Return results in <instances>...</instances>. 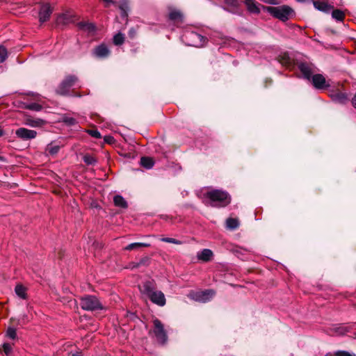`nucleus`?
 Returning a JSON list of instances; mask_svg holds the SVG:
<instances>
[{
    "label": "nucleus",
    "instance_id": "1",
    "mask_svg": "<svg viewBox=\"0 0 356 356\" xmlns=\"http://www.w3.org/2000/svg\"><path fill=\"white\" fill-rule=\"evenodd\" d=\"M204 196L209 200L208 205L212 207H225L231 202V196L225 191L213 189L207 191Z\"/></svg>",
    "mask_w": 356,
    "mask_h": 356
},
{
    "label": "nucleus",
    "instance_id": "2",
    "mask_svg": "<svg viewBox=\"0 0 356 356\" xmlns=\"http://www.w3.org/2000/svg\"><path fill=\"white\" fill-rule=\"evenodd\" d=\"M143 292L147 296L149 300L155 305L163 307L166 303L164 293L155 289L151 282H146L143 285Z\"/></svg>",
    "mask_w": 356,
    "mask_h": 356
},
{
    "label": "nucleus",
    "instance_id": "3",
    "mask_svg": "<svg viewBox=\"0 0 356 356\" xmlns=\"http://www.w3.org/2000/svg\"><path fill=\"white\" fill-rule=\"evenodd\" d=\"M268 12L274 17L285 22L294 15L293 10L288 6L268 7Z\"/></svg>",
    "mask_w": 356,
    "mask_h": 356
},
{
    "label": "nucleus",
    "instance_id": "4",
    "mask_svg": "<svg viewBox=\"0 0 356 356\" xmlns=\"http://www.w3.org/2000/svg\"><path fill=\"white\" fill-rule=\"evenodd\" d=\"M80 305L83 310L87 311H94L103 309V306L99 299L94 296H86L82 297L81 298Z\"/></svg>",
    "mask_w": 356,
    "mask_h": 356
},
{
    "label": "nucleus",
    "instance_id": "5",
    "mask_svg": "<svg viewBox=\"0 0 356 356\" xmlns=\"http://www.w3.org/2000/svg\"><path fill=\"white\" fill-rule=\"evenodd\" d=\"M184 38L188 45L196 47H202L207 42V38L205 37L194 31L186 32L184 35Z\"/></svg>",
    "mask_w": 356,
    "mask_h": 356
},
{
    "label": "nucleus",
    "instance_id": "6",
    "mask_svg": "<svg viewBox=\"0 0 356 356\" xmlns=\"http://www.w3.org/2000/svg\"><path fill=\"white\" fill-rule=\"evenodd\" d=\"M78 81L75 75H67L57 88V93L61 95H70V89Z\"/></svg>",
    "mask_w": 356,
    "mask_h": 356
},
{
    "label": "nucleus",
    "instance_id": "7",
    "mask_svg": "<svg viewBox=\"0 0 356 356\" xmlns=\"http://www.w3.org/2000/svg\"><path fill=\"white\" fill-rule=\"evenodd\" d=\"M153 324L152 333L159 343L164 344L168 340V336L163 323L159 319H155L153 321Z\"/></svg>",
    "mask_w": 356,
    "mask_h": 356
},
{
    "label": "nucleus",
    "instance_id": "8",
    "mask_svg": "<svg viewBox=\"0 0 356 356\" xmlns=\"http://www.w3.org/2000/svg\"><path fill=\"white\" fill-rule=\"evenodd\" d=\"M215 293H216L213 290L207 289L196 292L191 291L189 296L196 301L205 302L210 300L215 296Z\"/></svg>",
    "mask_w": 356,
    "mask_h": 356
},
{
    "label": "nucleus",
    "instance_id": "9",
    "mask_svg": "<svg viewBox=\"0 0 356 356\" xmlns=\"http://www.w3.org/2000/svg\"><path fill=\"white\" fill-rule=\"evenodd\" d=\"M37 134L36 131L24 127L19 128L15 131L17 137L23 140L34 139L37 136Z\"/></svg>",
    "mask_w": 356,
    "mask_h": 356
},
{
    "label": "nucleus",
    "instance_id": "10",
    "mask_svg": "<svg viewBox=\"0 0 356 356\" xmlns=\"http://www.w3.org/2000/svg\"><path fill=\"white\" fill-rule=\"evenodd\" d=\"M298 67L305 79L307 80L311 79L312 74L314 72V66L313 64L307 62H300L298 64Z\"/></svg>",
    "mask_w": 356,
    "mask_h": 356
},
{
    "label": "nucleus",
    "instance_id": "11",
    "mask_svg": "<svg viewBox=\"0 0 356 356\" xmlns=\"http://www.w3.org/2000/svg\"><path fill=\"white\" fill-rule=\"evenodd\" d=\"M52 8H51L50 5L49 3H44L41 5L40 9L39 11V20L40 22H47L51 13H52Z\"/></svg>",
    "mask_w": 356,
    "mask_h": 356
},
{
    "label": "nucleus",
    "instance_id": "12",
    "mask_svg": "<svg viewBox=\"0 0 356 356\" xmlns=\"http://www.w3.org/2000/svg\"><path fill=\"white\" fill-rule=\"evenodd\" d=\"M312 84L317 89H323L330 85L327 83L325 78L321 74H316L312 76Z\"/></svg>",
    "mask_w": 356,
    "mask_h": 356
},
{
    "label": "nucleus",
    "instance_id": "13",
    "mask_svg": "<svg viewBox=\"0 0 356 356\" xmlns=\"http://www.w3.org/2000/svg\"><path fill=\"white\" fill-rule=\"evenodd\" d=\"M92 54L97 58H104L109 56L110 50L105 44H101L93 49Z\"/></svg>",
    "mask_w": 356,
    "mask_h": 356
},
{
    "label": "nucleus",
    "instance_id": "14",
    "mask_svg": "<svg viewBox=\"0 0 356 356\" xmlns=\"http://www.w3.org/2000/svg\"><path fill=\"white\" fill-rule=\"evenodd\" d=\"M277 60L282 65L290 67L293 64V59L291 58L289 53L283 52L277 56Z\"/></svg>",
    "mask_w": 356,
    "mask_h": 356
},
{
    "label": "nucleus",
    "instance_id": "15",
    "mask_svg": "<svg viewBox=\"0 0 356 356\" xmlns=\"http://www.w3.org/2000/svg\"><path fill=\"white\" fill-rule=\"evenodd\" d=\"M46 123L45 120L40 118L27 117L24 119V124L31 127H41Z\"/></svg>",
    "mask_w": 356,
    "mask_h": 356
},
{
    "label": "nucleus",
    "instance_id": "16",
    "mask_svg": "<svg viewBox=\"0 0 356 356\" xmlns=\"http://www.w3.org/2000/svg\"><path fill=\"white\" fill-rule=\"evenodd\" d=\"M313 4L316 9L325 13H328L332 9V6L324 1H313Z\"/></svg>",
    "mask_w": 356,
    "mask_h": 356
},
{
    "label": "nucleus",
    "instance_id": "17",
    "mask_svg": "<svg viewBox=\"0 0 356 356\" xmlns=\"http://www.w3.org/2000/svg\"><path fill=\"white\" fill-rule=\"evenodd\" d=\"M213 256V252L209 249H204L197 253V259L203 261H209Z\"/></svg>",
    "mask_w": 356,
    "mask_h": 356
},
{
    "label": "nucleus",
    "instance_id": "18",
    "mask_svg": "<svg viewBox=\"0 0 356 356\" xmlns=\"http://www.w3.org/2000/svg\"><path fill=\"white\" fill-rule=\"evenodd\" d=\"M15 293L23 300L27 299L26 288L22 284H18L15 288Z\"/></svg>",
    "mask_w": 356,
    "mask_h": 356
},
{
    "label": "nucleus",
    "instance_id": "19",
    "mask_svg": "<svg viewBox=\"0 0 356 356\" xmlns=\"http://www.w3.org/2000/svg\"><path fill=\"white\" fill-rule=\"evenodd\" d=\"M113 202H114L115 206L120 207V208L126 209L128 207L127 201L124 200V198L122 196H121L120 195H117L114 196Z\"/></svg>",
    "mask_w": 356,
    "mask_h": 356
},
{
    "label": "nucleus",
    "instance_id": "20",
    "mask_svg": "<svg viewBox=\"0 0 356 356\" xmlns=\"http://www.w3.org/2000/svg\"><path fill=\"white\" fill-rule=\"evenodd\" d=\"M350 332V327L339 324L335 326V336H343Z\"/></svg>",
    "mask_w": 356,
    "mask_h": 356
},
{
    "label": "nucleus",
    "instance_id": "21",
    "mask_svg": "<svg viewBox=\"0 0 356 356\" xmlns=\"http://www.w3.org/2000/svg\"><path fill=\"white\" fill-rule=\"evenodd\" d=\"M169 18L176 22H182L183 21V15L181 13L177 10H172L169 13Z\"/></svg>",
    "mask_w": 356,
    "mask_h": 356
},
{
    "label": "nucleus",
    "instance_id": "22",
    "mask_svg": "<svg viewBox=\"0 0 356 356\" xmlns=\"http://www.w3.org/2000/svg\"><path fill=\"white\" fill-rule=\"evenodd\" d=\"M79 28L83 31H87L89 33H93L95 31V26L92 23L88 22H79L78 24Z\"/></svg>",
    "mask_w": 356,
    "mask_h": 356
},
{
    "label": "nucleus",
    "instance_id": "23",
    "mask_svg": "<svg viewBox=\"0 0 356 356\" xmlns=\"http://www.w3.org/2000/svg\"><path fill=\"white\" fill-rule=\"evenodd\" d=\"M150 244L147 243H133L127 245L124 250L131 251L142 247H149Z\"/></svg>",
    "mask_w": 356,
    "mask_h": 356
},
{
    "label": "nucleus",
    "instance_id": "24",
    "mask_svg": "<svg viewBox=\"0 0 356 356\" xmlns=\"http://www.w3.org/2000/svg\"><path fill=\"white\" fill-rule=\"evenodd\" d=\"M226 226L229 229H235L239 226V222L236 218H229L226 220Z\"/></svg>",
    "mask_w": 356,
    "mask_h": 356
},
{
    "label": "nucleus",
    "instance_id": "25",
    "mask_svg": "<svg viewBox=\"0 0 356 356\" xmlns=\"http://www.w3.org/2000/svg\"><path fill=\"white\" fill-rule=\"evenodd\" d=\"M245 4L248 10L252 13H259L260 12L259 8L257 7L256 3L252 0H246Z\"/></svg>",
    "mask_w": 356,
    "mask_h": 356
},
{
    "label": "nucleus",
    "instance_id": "26",
    "mask_svg": "<svg viewBox=\"0 0 356 356\" xmlns=\"http://www.w3.org/2000/svg\"><path fill=\"white\" fill-rule=\"evenodd\" d=\"M348 100V96L345 92L335 91V102L341 104H345Z\"/></svg>",
    "mask_w": 356,
    "mask_h": 356
},
{
    "label": "nucleus",
    "instance_id": "27",
    "mask_svg": "<svg viewBox=\"0 0 356 356\" xmlns=\"http://www.w3.org/2000/svg\"><path fill=\"white\" fill-rule=\"evenodd\" d=\"M122 11V17H127L128 15L127 10H129V3L127 0H122L119 6Z\"/></svg>",
    "mask_w": 356,
    "mask_h": 356
},
{
    "label": "nucleus",
    "instance_id": "28",
    "mask_svg": "<svg viewBox=\"0 0 356 356\" xmlns=\"http://www.w3.org/2000/svg\"><path fill=\"white\" fill-rule=\"evenodd\" d=\"M140 164L147 168L149 169L153 167L154 161L151 158L149 157H142L140 159Z\"/></svg>",
    "mask_w": 356,
    "mask_h": 356
},
{
    "label": "nucleus",
    "instance_id": "29",
    "mask_svg": "<svg viewBox=\"0 0 356 356\" xmlns=\"http://www.w3.org/2000/svg\"><path fill=\"white\" fill-rule=\"evenodd\" d=\"M70 21V15L68 14H61L57 18L58 24H66Z\"/></svg>",
    "mask_w": 356,
    "mask_h": 356
},
{
    "label": "nucleus",
    "instance_id": "30",
    "mask_svg": "<svg viewBox=\"0 0 356 356\" xmlns=\"http://www.w3.org/2000/svg\"><path fill=\"white\" fill-rule=\"evenodd\" d=\"M83 160L87 165H95L97 163L95 157L90 154H86L83 157Z\"/></svg>",
    "mask_w": 356,
    "mask_h": 356
},
{
    "label": "nucleus",
    "instance_id": "31",
    "mask_svg": "<svg viewBox=\"0 0 356 356\" xmlns=\"http://www.w3.org/2000/svg\"><path fill=\"white\" fill-rule=\"evenodd\" d=\"M124 36L122 33H118L113 37V43L115 45H121L124 43Z\"/></svg>",
    "mask_w": 356,
    "mask_h": 356
},
{
    "label": "nucleus",
    "instance_id": "32",
    "mask_svg": "<svg viewBox=\"0 0 356 356\" xmlns=\"http://www.w3.org/2000/svg\"><path fill=\"white\" fill-rule=\"evenodd\" d=\"M25 108L27 109L31 110V111H40L42 110V106L38 103H31V104H26L25 106Z\"/></svg>",
    "mask_w": 356,
    "mask_h": 356
},
{
    "label": "nucleus",
    "instance_id": "33",
    "mask_svg": "<svg viewBox=\"0 0 356 356\" xmlns=\"http://www.w3.org/2000/svg\"><path fill=\"white\" fill-rule=\"evenodd\" d=\"M60 150V146L59 145H54L52 146L51 145H49L47 147V151L48 153L51 155H55Z\"/></svg>",
    "mask_w": 356,
    "mask_h": 356
},
{
    "label": "nucleus",
    "instance_id": "34",
    "mask_svg": "<svg viewBox=\"0 0 356 356\" xmlns=\"http://www.w3.org/2000/svg\"><path fill=\"white\" fill-rule=\"evenodd\" d=\"M6 336L11 339H15L17 337L16 329L12 327H9L6 331Z\"/></svg>",
    "mask_w": 356,
    "mask_h": 356
},
{
    "label": "nucleus",
    "instance_id": "35",
    "mask_svg": "<svg viewBox=\"0 0 356 356\" xmlns=\"http://www.w3.org/2000/svg\"><path fill=\"white\" fill-rule=\"evenodd\" d=\"M7 56V49L3 46H0V63H3L6 59Z\"/></svg>",
    "mask_w": 356,
    "mask_h": 356
},
{
    "label": "nucleus",
    "instance_id": "36",
    "mask_svg": "<svg viewBox=\"0 0 356 356\" xmlns=\"http://www.w3.org/2000/svg\"><path fill=\"white\" fill-rule=\"evenodd\" d=\"M335 356H356L353 352H348L346 350H337L335 351Z\"/></svg>",
    "mask_w": 356,
    "mask_h": 356
},
{
    "label": "nucleus",
    "instance_id": "37",
    "mask_svg": "<svg viewBox=\"0 0 356 356\" xmlns=\"http://www.w3.org/2000/svg\"><path fill=\"white\" fill-rule=\"evenodd\" d=\"M149 261V258L147 257H145L140 260V261L137 264H136L133 268H138L140 266H145L147 265Z\"/></svg>",
    "mask_w": 356,
    "mask_h": 356
},
{
    "label": "nucleus",
    "instance_id": "38",
    "mask_svg": "<svg viewBox=\"0 0 356 356\" xmlns=\"http://www.w3.org/2000/svg\"><path fill=\"white\" fill-rule=\"evenodd\" d=\"M343 17H344L343 12L339 9H335V20L341 22L343 19Z\"/></svg>",
    "mask_w": 356,
    "mask_h": 356
},
{
    "label": "nucleus",
    "instance_id": "39",
    "mask_svg": "<svg viewBox=\"0 0 356 356\" xmlns=\"http://www.w3.org/2000/svg\"><path fill=\"white\" fill-rule=\"evenodd\" d=\"M87 132L95 138H101L102 136L99 131L97 129H88Z\"/></svg>",
    "mask_w": 356,
    "mask_h": 356
},
{
    "label": "nucleus",
    "instance_id": "40",
    "mask_svg": "<svg viewBox=\"0 0 356 356\" xmlns=\"http://www.w3.org/2000/svg\"><path fill=\"white\" fill-rule=\"evenodd\" d=\"M161 241L163 242L170 243H173V244H177V245L181 244V241L177 240L175 238H162Z\"/></svg>",
    "mask_w": 356,
    "mask_h": 356
},
{
    "label": "nucleus",
    "instance_id": "41",
    "mask_svg": "<svg viewBox=\"0 0 356 356\" xmlns=\"http://www.w3.org/2000/svg\"><path fill=\"white\" fill-rule=\"evenodd\" d=\"M64 122L69 125H74L76 123V120L72 117H66L64 118Z\"/></svg>",
    "mask_w": 356,
    "mask_h": 356
},
{
    "label": "nucleus",
    "instance_id": "42",
    "mask_svg": "<svg viewBox=\"0 0 356 356\" xmlns=\"http://www.w3.org/2000/svg\"><path fill=\"white\" fill-rule=\"evenodd\" d=\"M3 351L5 352V353L7 355H8L12 350V346L9 343H4L3 345Z\"/></svg>",
    "mask_w": 356,
    "mask_h": 356
},
{
    "label": "nucleus",
    "instance_id": "43",
    "mask_svg": "<svg viewBox=\"0 0 356 356\" xmlns=\"http://www.w3.org/2000/svg\"><path fill=\"white\" fill-rule=\"evenodd\" d=\"M225 2L227 5L232 6L233 7H237L238 6V1L237 0H225Z\"/></svg>",
    "mask_w": 356,
    "mask_h": 356
},
{
    "label": "nucleus",
    "instance_id": "44",
    "mask_svg": "<svg viewBox=\"0 0 356 356\" xmlns=\"http://www.w3.org/2000/svg\"><path fill=\"white\" fill-rule=\"evenodd\" d=\"M69 356H83V355L81 351L76 350L75 353H70Z\"/></svg>",
    "mask_w": 356,
    "mask_h": 356
},
{
    "label": "nucleus",
    "instance_id": "45",
    "mask_svg": "<svg viewBox=\"0 0 356 356\" xmlns=\"http://www.w3.org/2000/svg\"><path fill=\"white\" fill-rule=\"evenodd\" d=\"M136 35V31L134 29H131L129 31V35L130 38H134Z\"/></svg>",
    "mask_w": 356,
    "mask_h": 356
},
{
    "label": "nucleus",
    "instance_id": "46",
    "mask_svg": "<svg viewBox=\"0 0 356 356\" xmlns=\"http://www.w3.org/2000/svg\"><path fill=\"white\" fill-rule=\"evenodd\" d=\"M105 141H106L108 143H111L112 140H113V138L111 136H106L104 138Z\"/></svg>",
    "mask_w": 356,
    "mask_h": 356
},
{
    "label": "nucleus",
    "instance_id": "47",
    "mask_svg": "<svg viewBox=\"0 0 356 356\" xmlns=\"http://www.w3.org/2000/svg\"><path fill=\"white\" fill-rule=\"evenodd\" d=\"M104 2H105L106 3H114V1L113 0H103ZM106 7H108V4H106Z\"/></svg>",
    "mask_w": 356,
    "mask_h": 356
},
{
    "label": "nucleus",
    "instance_id": "48",
    "mask_svg": "<svg viewBox=\"0 0 356 356\" xmlns=\"http://www.w3.org/2000/svg\"><path fill=\"white\" fill-rule=\"evenodd\" d=\"M3 135V131L0 129V137L2 136Z\"/></svg>",
    "mask_w": 356,
    "mask_h": 356
},
{
    "label": "nucleus",
    "instance_id": "49",
    "mask_svg": "<svg viewBox=\"0 0 356 356\" xmlns=\"http://www.w3.org/2000/svg\"><path fill=\"white\" fill-rule=\"evenodd\" d=\"M298 2H304L305 0H296Z\"/></svg>",
    "mask_w": 356,
    "mask_h": 356
},
{
    "label": "nucleus",
    "instance_id": "50",
    "mask_svg": "<svg viewBox=\"0 0 356 356\" xmlns=\"http://www.w3.org/2000/svg\"><path fill=\"white\" fill-rule=\"evenodd\" d=\"M331 14H332V17H334V10H332Z\"/></svg>",
    "mask_w": 356,
    "mask_h": 356
},
{
    "label": "nucleus",
    "instance_id": "51",
    "mask_svg": "<svg viewBox=\"0 0 356 356\" xmlns=\"http://www.w3.org/2000/svg\"><path fill=\"white\" fill-rule=\"evenodd\" d=\"M74 96H75V97H81V95H79V94H78V93H77V94H75V95H74Z\"/></svg>",
    "mask_w": 356,
    "mask_h": 356
},
{
    "label": "nucleus",
    "instance_id": "52",
    "mask_svg": "<svg viewBox=\"0 0 356 356\" xmlns=\"http://www.w3.org/2000/svg\"><path fill=\"white\" fill-rule=\"evenodd\" d=\"M0 161H4V159L2 156H0Z\"/></svg>",
    "mask_w": 356,
    "mask_h": 356
},
{
    "label": "nucleus",
    "instance_id": "53",
    "mask_svg": "<svg viewBox=\"0 0 356 356\" xmlns=\"http://www.w3.org/2000/svg\"><path fill=\"white\" fill-rule=\"evenodd\" d=\"M337 3V0H335V3Z\"/></svg>",
    "mask_w": 356,
    "mask_h": 356
}]
</instances>
